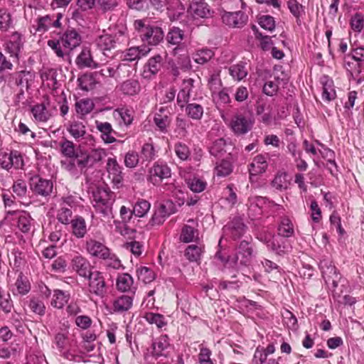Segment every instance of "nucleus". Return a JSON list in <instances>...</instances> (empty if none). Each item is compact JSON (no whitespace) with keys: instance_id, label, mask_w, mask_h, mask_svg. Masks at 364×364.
Instances as JSON below:
<instances>
[{"instance_id":"56","label":"nucleus","mask_w":364,"mask_h":364,"mask_svg":"<svg viewBox=\"0 0 364 364\" xmlns=\"http://www.w3.org/2000/svg\"><path fill=\"white\" fill-rule=\"evenodd\" d=\"M58 220L64 225H69L73 221V211L71 208L61 207L57 213Z\"/></svg>"},{"instance_id":"10","label":"nucleus","mask_w":364,"mask_h":364,"mask_svg":"<svg viewBox=\"0 0 364 364\" xmlns=\"http://www.w3.org/2000/svg\"><path fill=\"white\" fill-rule=\"evenodd\" d=\"M171 176V171L168 166L166 163L157 161L149 170V181L154 185H156Z\"/></svg>"},{"instance_id":"55","label":"nucleus","mask_w":364,"mask_h":364,"mask_svg":"<svg viewBox=\"0 0 364 364\" xmlns=\"http://www.w3.org/2000/svg\"><path fill=\"white\" fill-rule=\"evenodd\" d=\"M176 155L181 161H186L189 159L191 151L189 147L181 141H178L174 145Z\"/></svg>"},{"instance_id":"9","label":"nucleus","mask_w":364,"mask_h":364,"mask_svg":"<svg viewBox=\"0 0 364 364\" xmlns=\"http://www.w3.org/2000/svg\"><path fill=\"white\" fill-rule=\"evenodd\" d=\"M63 15L60 13L56 15H46L38 17L36 21V31L45 33L51 28H60V20Z\"/></svg>"},{"instance_id":"59","label":"nucleus","mask_w":364,"mask_h":364,"mask_svg":"<svg viewBox=\"0 0 364 364\" xmlns=\"http://www.w3.org/2000/svg\"><path fill=\"white\" fill-rule=\"evenodd\" d=\"M170 215L159 205L153 214L150 223L151 225H160L164 223L166 219Z\"/></svg>"},{"instance_id":"8","label":"nucleus","mask_w":364,"mask_h":364,"mask_svg":"<svg viewBox=\"0 0 364 364\" xmlns=\"http://www.w3.org/2000/svg\"><path fill=\"white\" fill-rule=\"evenodd\" d=\"M49 105V99L46 97L43 102L36 103L31 107V112L36 122L46 123L51 119L53 113L48 107Z\"/></svg>"},{"instance_id":"43","label":"nucleus","mask_w":364,"mask_h":364,"mask_svg":"<svg viewBox=\"0 0 364 364\" xmlns=\"http://www.w3.org/2000/svg\"><path fill=\"white\" fill-rule=\"evenodd\" d=\"M75 63L80 69L90 68L91 66V50L90 48H85L77 57Z\"/></svg>"},{"instance_id":"35","label":"nucleus","mask_w":364,"mask_h":364,"mask_svg":"<svg viewBox=\"0 0 364 364\" xmlns=\"http://www.w3.org/2000/svg\"><path fill=\"white\" fill-rule=\"evenodd\" d=\"M30 311L35 314L43 316L46 314V306L43 301L38 296H31L27 301Z\"/></svg>"},{"instance_id":"14","label":"nucleus","mask_w":364,"mask_h":364,"mask_svg":"<svg viewBox=\"0 0 364 364\" xmlns=\"http://www.w3.org/2000/svg\"><path fill=\"white\" fill-rule=\"evenodd\" d=\"M72 264L73 269L81 277L88 280V285L91 286V264L90 262L81 255L75 256Z\"/></svg>"},{"instance_id":"19","label":"nucleus","mask_w":364,"mask_h":364,"mask_svg":"<svg viewBox=\"0 0 364 364\" xmlns=\"http://www.w3.org/2000/svg\"><path fill=\"white\" fill-rule=\"evenodd\" d=\"M164 32L162 29L158 26H151L140 37L144 43L149 45L156 46L164 39Z\"/></svg>"},{"instance_id":"27","label":"nucleus","mask_w":364,"mask_h":364,"mask_svg":"<svg viewBox=\"0 0 364 364\" xmlns=\"http://www.w3.org/2000/svg\"><path fill=\"white\" fill-rule=\"evenodd\" d=\"M323 85L322 99L329 102L336 97V92L334 89L333 81L328 76L324 75L321 79Z\"/></svg>"},{"instance_id":"49","label":"nucleus","mask_w":364,"mask_h":364,"mask_svg":"<svg viewBox=\"0 0 364 364\" xmlns=\"http://www.w3.org/2000/svg\"><path fill=\"white\" fill-rule=\"evenodd\" d=\"M109 249L105 245L92 241V256L104 259L109 257Z\"/></svg>"},{"instance_id":"58","label":"nucleus","mask_w":364,"mask_h":364,"mask_svg":"<svg viewBox=\"0 0 364 364\" xmlns=\"http://www.w3.org/2000/svg\"><path fill=\"white\" fill-rule=\"evenodd\" d=\"M176 129L175 133H176V137L179 139H183L187 136L188 127H189V124L185 119L178 117L176 121Z\"/></svg>"},{"instance_id":"23","label":"nucleus","mask_w":364,"mask_h":364,"mask_svg":"<svg viewBox=\"0 0 364 364\" xmlns=\"http://www.w3.org/2000/svg\"><path fill=\"white\" fill-rule=\"evenodd\" d=\"M106 169L112 176V181L120 183L123 180L122 167L119 164L116 158H109L107 161Z\"/></svg>"},{"instance_id":"42","label":"nucleus","mask_w":364,"mask_h":364,"mask_svg":"<svg viewBox=\"0 0 364 364\" xmlns=\"http://www.w3.org/2000/svg\"><path fill=\"white\" fill-rule=\"evenodd\" d=\"M203 247L202 245H191L185 251V256L191 262H198L200 259Z\"/></svg>"},{"instance_id":"36","label":"nucleus","mask_w":364,"mask_h":364,"mask_svg":"<svg viewBox=\"0 0 364 364\" xmlns=\"http://www.w3.org/2000/svg\"><path fill=\"white\" fill-rule=\"evenodd\" d=\"M344 67L348 72L350 73L351 75L358 76L364 67L360 65V63H358L353 57L350 55L345 56L343 60Z\"/></svg>"},{"instance_id":"38","label":"nucleus","mask_w":364,"mask_h":364,"mask_svg":"<svg viewBox=\"0 0 364 364\" xmlns=\"http://www.w3.org/2000/svg\"><path fill=\"white\" fill-rule=\"evenodd\" d=\"M28 76L32 77L29 71L21 70L14 73L11 77L14 80L16 86L21 87V88L25 86L26 89H28L31 85L29 81L31 80V78L28 77Z\"/></svg>"},{"instance_id":"53","label":"nucleus","mask_w":364,"mask_h":364,"mask_svg":"<svg viewBox=\"0 0 364 364\" xmlns=\"http://www.w3.org/2000/svg\"><path fill=\"white\" fill-rule=\"evenodd\" d=\"M13 26L11 14L5 9H0V30L7 31Z\"/></svg>"},{"instance_id":"57","label":"nucleus","mask_w":364,"mask_h":364,"mask_svg":"<svg viewBox=\"0 0 364 364\" xmlns=\"http://www.w3.org/2000/svg\"><path fill=\"white\" fill-rule=\"evenodd\" d=\"M232 172V165L228 160H222L215 167V174L218 176L225 177Z\"/></svg>"},{"instance_id":"37","label":"nucleus","mask_w":364,"mask_h":364,"mask_svg":"<svg viewBox=\"0 0 364 364\" xmlns=\"http://www.w3.org/2000/svg\"><path fill=\"white\" fill-rule=\"evenodd\" d=\"M186 105L185 112L188 117L194 120H200L203 117L204 109L201 105L195 102Z\"/></svg>"},{"instance_id":"29","label":"nucleus","mask_w":364,"mask_h":364,"mask_svg":"<svg viewBox=\"0 0 364 364\" xmlns=\"http://www.w3.org/2000/svg\"><path fill=\"white\" fill-rule=\"evenodd\" d=\"M134 279L128 273H123L117 277V289L122 292L131 291L134 293L136 288L133 287Z\"/></svg>"},{"instance_id":"30","label":"nucleus","mask_w":364,"mask_h":364,"mask_svg":"<svg viewBox=\"0 0 364 364\" xmlns=\"http://www.w3.org/2000/svg\"><path fill=\"white\" fill-rule=\"evenodd\" d=\"M133 304V297L128 295H122L113 302V310L117 313H122L129 310Z\"/></svg>"},{"instance_id":"62","label":"nucleus","mask_w":364,"mask_h":364,"mask_svg":"<svg viewBox=\"0 0 364 364\" xmlns=\"http://www.w3.org/2000/svg\"><path fill=\"white\" fill-rule=\"evenodd\" d=\"M287 6L290 12L296 18L298 22L299 18L304 13V6L296 0H289L287 1Z\"/></svg>"},{"instance_id":"26","label":"nucleus","mask_w":364,"mask_h":364,"mask_svg":"<svg viewBox=\"0 0 364 364\" xmlns=\"http://www.w3.org/2000/svg\"><path fill=\"white\" fill-rule=\"evenodd\" d=\"M267 248L276 255L283 256L289 252V245L285 238L274 235Z\"/></svg>"},{"instance_id":"46","label":"nucleus","mask_w":364,"mask_h":364,"mask_svg":"<svg viewBox=\"0 0 364 364\" xmlns=\"http://www.w3.org/2000/svg\"><path fill=\"white\" fill-rule=\"evenodd\" d=\"M77 114L80 119L91 112V101L90 99H81L75 104Z\"/></svg>"},{"instance_id":"12","label":"nucleus","mask_w":364,"mask_h":364,"mask_svg":"<svg viewBox=\"0 0 364 364\" xmlns=\"http://www.w3.org/2000/svg\"><path fill=\"white\" fill-rule=\"evenodd\" d=\"M253 121L242 114L234 116L230 122V127L237 135H243L251 130Z\"/></svg>"},{"instance_id":"4","label":"nucleus","mask_w":364,"mask_h":364,"mask_svg":"<svg viewBox=\"0 0 364 364\" xmlns=\"http://www.w3.org/2000/svg\"><path fill=\"white\" fill-rule=\"evenodd\" d=\"M253 247L247 240H242L236 248L233 262L237 267H247L250 264L253 257Z\"/></svg>"},{"instance_id":"33","label":"nucleus","mask_w":364,"mask_h":364,"mask_svg":"<svg viewBox=\"0 0 364 364\" xmlns=\"http://www.w3.org/2000/svg\"><path fill=\"white\" fill-rule=\"evenodd\" d=\"M72 233L77 238H82L87 232L86 223L81 216H76L70 223Z\"/></svg>"},{"instance_id":"45","label":"nucleus","mask_w":364,"mask_h":364,"mask_svg":"<svg viewBox=\"0 0 364 364\" xmlns=\"http://www.w3.org/2000/svg\"><path fill=\"white\" fill-rule=\"evenodd\" d=\"M169 346L168 343V338L167 336H161L159 338L156 339L152 343V348H153V355L156 356H161L162 355V352L166 350L168 346Z\"/></svg>"},{"instance_id":"6","label":"nucleus","mask_w":364,"mask_h":364,"mask_svg":"<svg viewBox=\"0 0 364 364\" xmlns=\"http://www.w3.org/2000/svg\"><path fill=\"white\" fill-rule=\"evenodd\" d=\"M188 12L195 19L213 17L214 11L205 0H193L188 8Z\"/></svg>"},{"instance_id":"31","label":"nucleus","mask_w":364,"mask_h":364,"mask_svg":"<svg viewBox=\"0 0 364 364\" xmlns=\"http://www.w3.org/2000/svg\"><path fill=\"white\" fill-rule=\"evenodd\" d=\"M69 299L70 294L68 291L55 289L50 301V305L55 309H60L68 302Z\"/></svg>"},{"instance_id":"47","label":"nucleus","mask_w":364,"mask_h":364,"mask_svg":"<svg viewBox=\"0 0 364 364\" xmlns=\"http://www.w3.org/2000/svg\"><path fill=\"white\" fill-rule=\"evenodd\" d=\"M31 218L29 214L25 211L18 213L17 225L19 230L24 232H28L31 227Z\"/></svg>"},{"instance_id":"3","label":"nucleus","mask_w":364,"mask_h":364,"mask_svg":"<svg viewBox=\"0 0 364 364\" xmlns=\"http://www.w3.org/2000/svg\"><path fill=\"white\" fill-rule=\"evenodd\" d=\"M28 185L32 193L37 197L47 198L52 193L53 189L51 180L43 178L38 174L29 178Z\"/></svg>"},{"instance_id":"54","label":"nucleus","mask_w":364,"mask_h":364,"mask_svg":"<svg viewBox=\"0 0 364 364\" xmlns=\"http://www.w3.org/2000/svg\"><path fill=\"white\" fill-rule=\"evenodd\" d=\"M15 285L18 293L21 295L26 294L31 289L30 283L27 278L23 275L22 272L19 273Z\"/></svg>"},{"instance_id":"64","label":"nucleus","mask_w":364,"mask_h":364,"mask_svg":"<svg viewBox=\"0 0 364 364\" xmlns=\"http://www.w3.org/2000/svg\"><path fill=\"white\" fill-rule=\"evenodd\" d=\"M141 159L138 153L134 151H128L124 156V165L127 168H135Z\"/></svg>"},{"instance_id":"50","label":"nucleus","mask_w":364,"mask_h":364,"mask_svg":"<svg viewBox=\"0 0 364 364\" xmlns=\"http://www.w3.org/2000/svg\"><path fill=\"white\" fill-rule=\"evenodd\" d=\"M144 318L150 324H155L159 328H161L167 325L164 315L153 312H146Z\"/></svg>"},{"instance_id":"39","label":"nucleus","mask_w":364,"mask_h":364,"mask_svg":"<svg viewBox=\"0 0 364 364\" xmlns=\"http://www.w3.org/2000/svg\"><path fill=\"white\" fill-rule=\"evenodd\" d=\"M120 90L124 95H134L140 91V85L137 80L130 79L121 84Z\"/></svg>"},{"instance_id":"34","label":"nucleus","mask_w":364,"mask_h":364,"mask_svg":"<svg viewBox=\"0 0 364 364\" xmlns=\"http://www.w3.org/2000/svg\"><path fill=\"white\" fill-rule=\"evenodd\" d=\"M229 73L233 79L240 81L247 75V63L240 61L229 68Z\"/></svg>"},{"instance_id":"21","label":"nucleus","mask_w":364,"mask_h":364,"mask_svg":"<svg viewBox=\"0 0 364 364\" xmlns=\"http://www.w3.org/2000/svg\"><path fill=\"white\" fill-rule=\"evenodd\" d=\"M97 130L100 132V136L103 141L106 144H111L116 141L114 134L115 131L112 129V125L109 122H102L98 120L95 121Z\"/></svg>"},{"instance_id":"61","label":"nucleus","mask_w":364,"mask_h":364,"mask_svg":"<svg viewBox=\"0 0 364 364\" xmlns=\"http://www.w3.org/2000/svg\"><path fill=\"white\" fill-rule=\"evenodd\" d=\"M183 38V31L176 27H173L172 29H171L167 36L168 42L173 45H177L180 43Z\"/></svg>"},{"instance_id":"63","label":"nucleus","mask_w":364,"mask_h":364,"mask_svg":"<svg viewBox=\"0 0 364 364\" xmlns=\"http://www.w3.org/2000/svg\"><path fill=\"white\" fill-rule=\"evenodd\" d=\"M115 43V41L108 35L100 36L97 41V46L100 47L101 50H110L114 48Z\"/></svg>"},{"instance_id":"5","label":"nucleus","mask_w":364,"mask_h":364,"mask_svg":"<svg viewBox=\"0 0 364 364\" xmlns=\"http://www.w3.org/2000/svg\"><path fill=\"white\" fill-rule=\"evenodd\" d=\"M318 266L326 284H331L332 288L336 289L341 276L332 262L328 259H323L320 261Z\"/></svg>"},{"instance_id":"32","label":"nucleus","mask_w":364,"mask_h":364,"mask_svg":"<svg viewBox=\"0 0 364 364\" xmlns=\"http://www.w3.org/2000/svg\"><path fill=\"white\" fill-rule=\"evenodd\" d=\"M277 230V235L284 238L292 237L294 234V225L288 217L282 218Z\"/></svg>"},{"instance_id":"44","label":"nucleus","mask_w":364,"mask_h":364,"mask_svg":"<svg viewBox=\"0 0 364 364\" xmlns=\"http://www.w3.org/2000/svg\"><path fill=\"white\" fill-rule=\"evenodd\" d=\"M214 55V52L209 48L198 50L193 56L194 61L200 65L208 63Z\"/></svg>"},{"instance_id":"28","label":"nucleus","mask_w":364,"mask_h":364,"mask_svg":"<svg viewBox=\"0 0 364 364\" xmlns=\"http://www.w3.org/2000/svg\"><path fill=\"white\" fill-rule=\"evenodd\" d=\"M268 166L267 158L264 155H257L249 166V172L251 176H257L266 171Z\"/></svg>"},{"instance_id":"16","label":"nucleus","mask_w":364,"mask_h":364,"mask_svg":"<svg viewBox=\"0 0 364 364\" xmlns=\"http://www.w3.org/2000/svg\"><path fill=\"white\" fill-rule=\"evenodd\" d=\"M194 82L195 80L192 78L183 80L177 95V102L179 107H183L188 102L194 87Z\"/></svg>"},{"instance_id":"22","label":"nucleus","mask_w":364,"mask_h":364,"mask_svg":"<svg viewBox=\"0 0 364 364\" xmlns=\"http://www.w3.org/2000/svg\"><path fill=\"white\" fill-rule=\"evenodd\" d=\"M57 76L58 72L53 68L46 69L41 74L43 85L53 91L58 90L60 86V83L57 80Z\"/></svg>"},{"instance_id":"11","label":"nucleus","mask_w":364,"mask_h":364,"mask_svg":"<svg viewBox=\"0 0 364 364\" xmlns=\"http://www.w3.org/2000/svg\"><path fill=\"white\" fill-rule=\"evenodd\" d=\"M223 23L231 28H242L248 21V16L243 11H224L221 14Z\"/></svg>"},{"instance_id":"1","label":"nucleus","mask_w":364,"mask_h":364,"mask_svg":"<svg viewBox=\"0 0 364 364\" xmlns=\"http://www.w3.org/2000/svg\"><path fill=\"white\" fill-rule=\"evenodd\" d=\"M112 202L109 193L105 190L97 189V193L92 191V206L96 216L92 214V225H98L97 220L109 222L112 218Z\"/></svg>"},{"instance_id":"18","label":"nucleus","mask_w":364,"mask_h":364,"mask_svg":"<svg viewBox=\"0 0 364 364\" xmlns=\"http://www.w3.org/2000/svg\"><path fill=\"white\" fill-rule=\"evenodd\" d=\"M23 48L21 35L18 32H14L11 39L6 43L5 50L10 54L11 58L18 59L19 53Z\"/></svg>"},{"instance_id":"51","label":"nucleus","mask_w":364,"mask_h":364,"mask_svg":"<svg viewBox=\"0 0 364 364\" xmlns=\"http://www.w3.org/2000/svg\"><path fill=\"white\" fill-rule=\"evenodd\" d=\"M151 204L149 201L141 199L139 200L134 205L132 213L136 217H144L149 210Z\"/></svg>"},{"instance_id":"25","label":"nucleus","mask_w":364,"mask_h":364,"mask_svg":"<svg viewBox=\"0 0 364 364\" xmlns=\"http://www.w3.org/2000/svg\"><path fill=\"white\" fill-rule=\"evenodd\" d=\"M65 49L73 50L80 43V37L75 30L66 31L60 38Z\"/></svg>"},{"instance_id":"24","label":"nucleus","mask_w":364,"mask_h":364,"mask_svg":"<svg viewBox=\"0 0 364 364\" xmlns=\"http://www.w3.org/2000/svg\"><path fill=\"white\" fill-rule=\"evenodd\" d=\"M150 50L151 48L146 46L131 47L125 50L122 60L130 62L137 60L146 55Z\"/></svg>"},{"instance_id":"15","label":"nucleus","mask_w":364,"mask_h":364,"mask_svg":"<svg viewBox=\"0 0 364 364\" xmlns=\"http://www.w3.org/2000/svg\"><path fill=\"white\" fill-rule=\"evenodd\" d=\"M77 9L75 12V18L79 24L87 26L90 21L91 0H77Z\"/></svg>"},{"instance_id":"20","label":"nucleus","mask_w":364,"mask_h":364,"mask_svg":"<svg viewBox=\"0 0 364 364\" xmlns=\"http://www.w3.org/2000/svg\"><path fill=\"white\" fill-rule=\"evenodd\" d=\"M162 60V57L160 55H156L154 57L150 58L144 66V77L151 78V77L155 76L163 65Z\"/></svg>"},{"instance_id":"2","label":"nucleus","mask_w":364,"mask_h":364,"mask_svg":"<svg viewBox=\"0 0 364 364\" xmlns=\"http://www.w3.org/2000/svg\"><path fill=\"white\" fill-rule=\"evenodd\" d=\"M109 287L105 282L104 274L96 271L92 272V301L96 305L105 306L108 299Z\"/></svg>"},{"instance_id":"52","label":"nucleus","mask_w":364,"mask_h":364,"mask_svg":"<svg viewBox=\"0 0 364 364\" xmlns=\"http://www.w3.org/2000/svg\"><path fill=\"white\" fill-rule=\"evenodd\" d=\"M60 148L62 154L67 158H74L77 151L75 149L74 143L71 141L64 139L60 142Z\"/></svg>"},{"instance_id":"48","label":"nucleus","mask_w":364,"mask_h":364,"mask_svg":"<svg viewBox=\"0 0 364 364\" xmlns=\"http://www.w3.org/2000/svg\"><path fill=\"white\" fill-rule=\"evenodd\" d=\"M226 141L223 138H220L213 141L209 148V152L215 157H220L226 152Z\"/></svg>"},{"instance_id":"60","label":"nucleus","mask_w":364,"mask_h":364,"mask_svg":"<svg viewBox=\"0 0 364 364\" xmlns=\"http://www.w3.org/2000/svg\"><path fill=\"white\" fill-rule=\"evenodd\" d=\"M197 232V230H196L194 228L188 225H185L182 228L180 240L186 243L191 242L193 241L195 238V234Z\"/></svg>"},{"instance_id":"7","label":"nucleus","mask_w":364,"mask_h":364,"mask_svg":"<svg viewBox=\"0 0 364 364\" xmlns=\"http://www.w3.org/2000/svg\"><path fill=\"white\" fill-rule=\"evenodd\" d=\"M92 85L95 84L105 85L114 76L116 70L106 65H100L92 60Z\"/></svg>"},{"instance_id":"13","label":"nucleus","mask_w":364,"mask_h":364,"mask_svg":"<svg viewBox=\"0 0 364 364\" xmlns=\"http://www.w3.org/2000/svg\"><path fill=\"white\" fill-rule=\"evenodd\" d=\"M246 229L247 226L239 217H235L223 228V231L234 240L240 238L246 232Z\"/></svg>"},{"instance_id":"17","label":"nucleus","mask_w":364,"mask_h":364,"mask_svg":"<svg viewBox=\"0 0 364 364\" xmlns=\"http://www.w3.org/2000/svg\"><path fill=\"white\" fill-rule=\"evenodd\" d=\"M171 122L170 112L167 107H161L154 114V122L162 133L167 132V128Z\"/></svg>"},{"instance_id":"40","label":"nucleus","mask_w":364,"mask_h":364,"mask_svg":"<svg viewBox=\"0 0 364 364\" xmlns=\"http://www.w3.org/2000/svg\"><path fill=\"white\" fill-rule=\"evenodd\" d=\"M271 185L277 191L287 190L289 186V181L287 180V174L285 172H279L274 176L271 182Z\"/></svg>"},{"instance_id":"41","label":"nucleus","mask_w":364,"mask_h":364,"mask_svg":"<svg viewBox=\"0 0 364 364\" xmlns=\"http://www.w3.org/2000/svg\"><path fill=\"white\" fill-rule=\"evenodd\" d=\"M156 157V151L151 143L144 144L140 152V158L143 162H150Z\"/></svg>"}]
</instances>
